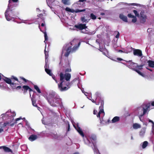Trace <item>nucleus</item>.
<instances>
[{
  "mask_svg": "<svg viewBox=\"0 0 154 154\" xmlns=\"http://www.w3.org/2000/svg\"><path fill=\"white\" fill-rule=\"evenodd\" d=\"M71 71L70 68H67L65 70V74L62 72L60 73L59 75L60 82L58 85V88L60 91H66L70 88V83L69 81L71 79V75L70 74L66 72Z\"/></svg>",
  "mask_w": 154,
  "mask_h": 154,
  "instance_id": "obj_1",
  "label": "nucleus"
},
{
  "mask_svg": "<svg viewBox=\"0 0 154 154\" xmlns=\"http://www.w3.org/2000/svg\"><path fill=\"white\" fill-rule=\"evenodd\" d=\"M16 6V4L11 5L8 4V8L5 13V16L7 20L10 21L12 20L15 18V15L17 14L15 10Z\"/></svg>",
  "mask_w": 154,
  "mask_h": 154,
  "instance_id": "obj_2",
  "label": "nucleus"
},
{
  "mask_svg": "<svg viewBox=\"0 0 154 154\" xmlns=\"http://www.w3.org/2000/svg\"><path fill=\"white\" fill-rule=\"evenodd\" d=\"M78 42L77 39H73L71 42L66 45V52L64 54L65 57H68L70 53L75 52L78 49L80 45V42L78 43L77 45H75L72 48V46L75 45Z\"/></svg>",
  "mask_w": 154,
  "mask_h": 154,
  "instance_id": "obj_3",
  "label": "nucleus"
},
{
  "mask_svg": "<svg viewBox=\"0 0 154 154\" xmlns=\"http://www.w3.org/2000/svg\"><path fill=\"white\" fill-rule=\"evenodd\" d=\"M2 79L4 80L7 83L10 84L11 88L13 89H15L17 84L14 83L15 81L19 82L20 85H21L22 83H20L18 79L14 75H11L10 78H8L6 77H4Z\"/></svg>",
  "mask_w": 154,
  "mask_h": 154,
  "instance_id": "obj_4",
  "label": "nucleus"
},
{
  "mask_svg": "<svg viewBox=\"0 0 154 154\" xmlns=\"http://www.w3.org/2000/svg\"><path fill=\"white\" fill-rule=\"evenodd\" d=\"M96 105H100V106L99 107L100 111L97 115V116L99 118L100 123H101L103 121V119H102L100 118V115L101 114H103V116H104L105 115V112L103 110L104 101L103 99L102 98L96 99Z\"/></svg>",
  "mask_w": 154,
  "mask_h": 154,
  "instance_id": "obj_5",
  "label": "nucleus"
},
{
  "mask_svg": "<svg viewBox=\"0 0 154 154\" xmlns=\"http://www.w3.org/2000/svg\"><path fill=\"white\" fill-rule=\"evenodd\" d=\"M128 64L127 66L130 68L133 69V70L137 72L140 75L143 76L144 75L140 71L136 68V65H137V63L133 62L128 61Z\"/></svg>",
  "mask_w": 154,
  "mask_h": 154,
  "instance_id": "obj_6",
  "label": "nucleus"
},
{
  "mask_svg": "<svg viewBox=\"0 0 154 154\" xmlns=\"http://www.w3.org/2000/svg\"><path fill=\"white\" fill-rule=\"evenodd\" d=\"M60 100L59 96L58 95L56 96L52 100L50 99H48V102L49 103L53 106H56V104H60Z\"/></svg>",
  "mask_w": 154,
  "mask_h": 154,
  "instance_id": "obj_7",
  "label": "nucleus"
},
{
  "mask_svg": "<svg viewBox=\"0 0 154 154\" xmlns=\"http://www.w3.org/2000/svg\"><path fill=\"white\" fill-rule=\"evenodd\" d=\"M150 106V103H149L143 104L142 106V107L143 112V113L141 114L140 115V116L142 117L146 113L148 110L149 111L150 110L149 108Z\"/></svg>",
  "mask_w": 154,
  "mask_h": 154,
  "instance_id": "obj_8",
  "label": "nucleus"
},
{
  "mask_svg": "<svg viewBox=\"0 0 154 154\" xmlns=\"http://www.w3.org/2000/svg\"><path fill=\"white\" fill-rule=\"evenodd\" d=\"M140 23H144L146 21L147 16L145 14L144 11H142L140 13Z\"/></svg>",
  "mask_w": 154,
  "mask_h": 154,
  "instance_id": "obj_9",
  "label": "nucleus"
},
{
  "mask_svg": "<svg viewBox=\"0 0 154 154\" xmlns=\"http://www.w3.org/2000/svg\"><path fill=\"white\" fill-rule=\"evenodd\" d=\"M74 27L79 30H82L83 29H86L87 27L86 26V24H79L77 25H75Z\"/></svg>",
  "mask_w": 154,
  "mask_h": 154,
  "instance_id": "obj_10",
  "label": "nucleus"
},
{
  "mask_svg": "<svg viewBox=\"0 0 154 154\" xmlns=\"http://www.w3.org/2000/svg\"><path fill=\"white\" fill-rule=\"evenodd\" d=\"M12 122H4L3 124L2 125V127L1 128H0V133H1L2 131H4L3 129L2 128H4L5 127H6L8 125L10 124V125L11 126H13L14 125V123L11 124Z\"/></svg>",
  "mask_w": 154,
  "mask_h": 154,
  "instance_id": "obj_11",
  "label": "nucleus"
},
{
  "mask_svg": "<svg viewBox=\"0 0 154 154\" xmlns=\"http://www.w3.org/2000/svg\"><path fill=\"white\" fill-rule=\"evenodd\" d=\"M133 54L134 55L139 57H141L142 55V52L139 49H134L133 51Z\"/></svg>",
  "mask_w": 154,
  "mask_h": 154,
  "instance_id": "obj_12",
  "label": "nucleus"
},
{
  "mask_svg": "<svg viewBox=\"0 0 154 154\" xmlns=\"http://www.w3.org/2000/svg\"><path fill=\"white\" fill-rule=\"evenodd\" d=\"M57 95L55 92H52L49 93L48 97H47V99L48 101V99H50L51 100L53 99L54 98L57 96Z\"/></svg>",
  "mask_w": 154,
  "mask_h": 154,
  "instance_id": "obj_13",
  "label": "nucleus"
},
{
  "mask_svg": "<svg viewBox=\"0 0 154 154\" xmlns=\"http://www.w3.org/2000/svg\"><path fill=\"white\" fill-rule=\"evenodd\" d=\"M90 139L92 141L94 146H95L96 140H97L96 136L94 135H91L90 136Z\"/></svg>",
  "mask_w": 154,
  "mask_h": 154,
  "instance_id": "obj_14",
  "label": "nucleus"
},
{
  "mask_svg": "<svg viewBox=\"0 0 154 154\" xmlns=\"http://www.w3.org/2000/svg\"><path fill=\"white\" fill-rule=\"evenodd\" d=\"M75 128L80 135L82 137H84V134L78 125H77V127H75Z\"/></svg>",
  "mask_w": 154,
  "mask_h": 154,
  "instance_id": "obj_15",
  "label": "nucleus"
},
{
  "mask_svg": "<svg viewBox=\"0 0 154 154\" xmlns=\"http://www.w3.org/2000/svg\"><path fill=\"white\" fill-rule=\"evenodd\" d=\"M119 17L123 21L126 22H128V19L127 16L124 15L123 14H120L119 15Z\"/></svg>",
  "mask_w": 154,
  "mask_h": 154,
  "instance_id": "obj_16",
  "label": "nucleus"
},
{
  "mask_svg": "<svg viewBox=\"0 0 154 154\" xmlns=\"http://www.w3.org/2000/svg\"><path fill=\"white\" fill-rule=\"evenodd\" d=\"M128 17L129 18H132L133 19L132 20V22L133 23H135L137 21V19L135 16L131 14H129L128 15Z\"/></svg>",
  "mask_w": 154,
  "mask_h": 154,
  "instance_id": "obj_17",
  "label": "nucleus"
},
{
  "mask_svg": "<svg viewBox=\"0 0 154 154\" xmlns=\"http://www.w3.org/2000/svg\"><path fill=\"white\" fill-rule=\"evenodd\" d=\"M86 11V9H84L82 10H79L78 9H76L75 10L74 9H71L70 11V12L72 13H74L75 12L76 13H77L78 12H84Z\"/></svg>",
  "mask_w": 154,
  "mask_h": 154,
  "instance_id": "obj_18",
  "label": "nucleus"
},
{
  "mask_svg": "<svg viewBox=\"0 0 154 154\" xmlns=\"http://www.w3.org/2000/svg\"><path fill=\"white\" fill-rule=\"evenodd\" d=\"M37 138V136L35 135L32 134L31 135L29 138V139L31 141H32Z\"/></svg>",
  "mask_w": 154,
  "mask_h": 154,
  "instance_id": "obj_19",
  "label": "nucleus"
},
{
  "mask_svg": "<svg viewBox=\"0 0 154 154\" xmlns=\"http://www.w3.org/2000/svg\"><path fill=\"white\" fill-rule=\"evenodd\" d=\"M147 63L149 67L151 68L154 67V61L149 60L147 61Z\"/></svg>",
  "mask_w": 154,
  "mask_h": 154,
  "instance_id": "obj_20",
  "label": "nucleus"
},
{
  "mask_svg": "<svg viewBox=\"0 0 154 154\" xmlns=\"http://www.w3.org/2000/svg\"><path fill=\"white\" fill-rule=\"evenodd\" d=\"M22 88H23L22 91H23V93L25 94L26 93L27 91L28 90V89H29V86L26 85H24L23 86Z\"/></svg>",
  "mask_w": 154,
  "mask_h": 154,
  "instance_id": "obj_21",
  "label": "nucleus"
},
{
  "mask_svg": "<svg viewBox=\"0 0 154 154\" xmlns=\"http://www.w3.org/2000/svg\"><path fill=\"white\" fill-rule=\"evenodd\" d=\"M0 147L3 148L5 152H11V150L8 147L5 146H2Z\"/></svg>",
  "mask_w": 154,
  "mask_h": 154,
  "instance_id": "obj_22",
  "label": "nucleus"
},
{
  "mask_svg": "<svg viewBox=\"0 0 154 154\" xmlns=\"http://www.w3.org/2000/svg\"><path fill=\"white\" fill-rule=\"evenodd\" d=\"M120 118L119 116L114 117L112 120V122L113 123L119 121Z\"/></svg>",
  "mask_w": 154,
  "mask_h": 154,
  "instance_id": "obj_23",
  "label": "nucleus"
},
{
  "mask_svg": "<svg viewBox=\"0 0 154 154\" xmlns=\"http://www.w3.org/2000/svg\"><path fill=\"white\" fill-rule=\"evenodd\" d=\"M31 100L32 102V105L35 107H37L38 106L36 104V101L35 99L33 98H31Z\"/></svg>",
  "mask_w": 154,
  "mask_h": 154,
  "instance_id": "obj_24",
  "label": "nucleus"
},
{
  "mask_svg": "<svg viewBox=\"0 0 154 154\" xmlns=\"http://www.w3.org/2000/svg\"><path fill=\"white\" fill-rule=\"evenodd\" d=\"M144 64L138 65L137 64V65H136V68L139 71V70H141L143 69V67L144 66Z\"/></svg>",
  "mask_w": 154,
  "mask_h": 154,
  "instance_id": "obj_25",
  "label": "nucleus"
},
{
  "mask_svg": "<svg viewBox=\"0 0 154 154\" xmlns=\"http://www.w3.org/2000/svg\"><path fill=\"white\" fill-rule=\"evenodd\" d=\"M95 96L96 99L101 98V95L100 94L99 92H97L95 94Z\"/></svg>",
  "mask_w": 154,
  "mask_h": 154,
  "instance_id": "obj_26",
  "label": "nucleus"
},
{
  "mask_svg": "<svg viewBox=\"0 0 154 154\" xmlns=\"http://www.w3.org/2000/svg\"><path fill=\"white\" fill-rule=\"evenodd\" d=\"M114 35H115V37L117 38H119L120 34L119 32L116 31L114 32Z\"/></svg>",
  "mask_w": 154,
  "mask_h": 154,
  "instance_id": "obj_27",
  "label": "nucleus"
},
{
  "mask_svg": "<svg viewBox=\"0 0 154 154\" xmlns=\"http://www.w3.org/2000/svg\"><path fill=\"white\" fill-rule=\"evenodd\" d=\"M133 126V128L134 129H137L140 128V125L137 123L134 124Z\"/></svg>",
  "mask_w": 154,
  "mask_h": 154,
  "instance_id": "obj_28",
  "label": "nucleus"
},
{
  "mask_svg": "<svg viewBox=\"0 0 154 154\" xmlns=\"http://www.w3.org/2000/svg\"><path fill=\"white\" fill-rule=\"evenodd\" d=\"M45 71L50 76H52V73L51 72V70L49 69H45Z\"/></svg>",
  "mask_w": 154,
  "mask_h": 154,
  "instance_id": "obj_29",
  "label": "nucleus"
},
{
  "mask_svg": "<svg viewBox=\"0 0 154 154\" xmlns=\"http://www.w3.org/2000/svg\"><path fill=\"white\" fill-rule=\"evenodd\" d=\"M148 142L147 141H144L142 147L143 148H145L148 145Z\"/></svg>",
  "mask_w": 154,
  "mask_h": 154,
  "instance_id": "obj_30",
  "label": "nucleus"
},
{
  "mask_svg": "<svg viewBox=\"0 0 154 154\" xmlns=\"http://www.w3.org/2000/svg\"><path fill=\"white\" fill-rule=\"evenodd\" d=\"M34 88L36 90L38 93H41L40 90L37 85H34Z\"/></svg>",
  "mask_w": 154,
  "mask_h": 154,
  "instance_id": "obj_31",
  "label": "nucleus"
},
{
  "mask_svg": "<svg viewBox=\"0 0 154 154\" xmlns=\"http://www.w3.org/2000/svg\"><path fill=\"white\" fill-rule=\"evenodd\" d=\"M81 20L84 22L88 23V20L85 18V17H82L81 18Z\"/></svg>",
  "mask_w": 154,
  "mask_h": 154,
  "instance_id": "obj_32",
  "label": "nucleus"
},
{
  "mask_svg": "<svg viewBox=\"0 0 154 154\" xmlns=\"http://www.w3.org/2000/svg\"><path fill=\"white\" fill-rule=\"evenodd\" d=\"M90 17L92 20H95L97 18V17L93 13L90 14Z\"/></svg>",
  "mask_w": 154,
  "mask_h": 154,
  "instance_id": "obj_33",
  "label": "nucleus"
},
{
  "mask_svg": "<svg viewBox=\"0 0 154 154\" xmlns=\"http://www.w3.org/2000/svg\"><path fill=\"white\" fill-rule=\"evenodd\" d=\"M19 78L20 79L22 80L23 81L24 83L25 84H26L25 83H26L28 81V80L26 79H25V78H23V77L20 76L19 77Z\"/></svg>",
  "mask_w": 154,
  "mask_h": 154,
  "instance_id": "obj_34",
  "label": "nucleus"
},
{
  "mask_svg": "<svg viewBox=\"0 0 154 154\" xmlns=\"http://www.w3.org/2000/svg\"><path fill=\"white\" fill-rule=\"evenodd\" d=\"M45 60H47L48 57V51H46L45 49Z\"/></svg>",
  "mask_w": 154,
  "mask_h": 154,
  "instance_id": "obj_35",
  "label": "nucleus"
},
{
  "mask_svg": "<svg viewBox=\"0 0 154 154\" xmlns=\"http://www.w3.org/2000/svg\"><path fill=\"white\" fill-rule=\"evenodd\" d=\"M133 12L134 14L135 17H140V15L139 13H138L137 11L136 10H134L133 11Z\"/></svg>",
  "mask_w": 154,
  "mask_h": 154,
  "instance_id": "obj_36",
  "label": "nucleus"
},
{
  "mask_svg": "<svg viewBox=\"0 0 154 154\" xmlns=\"http://www.w3.org/2000/svg\"><path fill=\"white\" fill-rule=\"evenodd\" d=\"M69 0H62V2L64 5H69Z\"/></svg>",
  "mask_w": 154,
  "mask_h": 154,
  "instance_id": "obj_37",
  "label": "nucleus"
},
{
  "mask_svg": "<svg viewBox=\"0 0 154 154\" xmlns=\"http://www.w3.org/2000/svg\"><path fill=\"white\" fill-rule=\"evenodd\" d=\"M38 17L41 19L42 20H44V18L42 14H40L38 15Z\"/></svg>",
  "mask_w": 154,
  "mask_h": 154,
  "instance_id": "obj_38",
  "label": "nucleus"
},
{
  "mask_svg": "<svg viewBox=\"0 0 154 154\" xmlns=\"http://www.w3.org/2000/svg\"><path fill=\"white\" fill-rule=\"evenodd\" d=\"M48 68H49V65L47 64V60H45V69H47Z\"/></svg>",
  "mask_w": 154,
  "mask_h": 154,
  "instance_id": "obj_39",
  "label": "nucleus"
},
{
  "mask_svg": "<svg viewBox=\"0 0 154 154\" xmlns=\"http://www.w3.org/2000/svg\"><path fill=\"white\" fill-rule=\"evenodd\" d=\"M53 137L54 138L57 139H59L60 136H58L57 134H55L54 135V134L53 135Z\"/></svg>",
  "mask_w": 154,
  "mask_h": 154,
  "instance_id": "obj_40",
  "label": "nucleus"
},
{
  "mask_svg": "<svg viewBox=\"0 0 154 154\" xmlns=\"http://www.w3.org/2000/svg\"><path fill=\"white\" fill-rule=\"evenodd\" d=\"M95 154H100L97 149H95L94 150Z\"/></svg>",
  "mask_w": 154,
  "mask_h": 154,
  "instance_id": "obj_41",
  "label": "nucleus"
},
{
  "mask_svg": "<svg viewBox=\"0 0 154 154\" xmlns=\"http://www.w3.org/2000/svg\"><path fill=\"white\" fill-rule=\"evenodd\" d=\"M148 121L149 122H151L152 123V127H154V122H153L150 119H149Z\"/></svg>",
  "mask_w": 154,
  "mask_h": 154,
  "instance_id": "obj_42",
  "label": "nucleus"
},
{
  "mask_svg": "<svg viewBox=\"0 0 154 154\" xmlns=\"http://www.w3.org/2000/svg\"><path fill=\"white\" fill-rule=\"evenodd\" d=\"M152 28H149L148 29L147 31L148 32H149V34H150L151 32L152 31Z\"/></svg>",
  "mask_w": 154,
  "mask_h": 154,
  "instance_id": "obj_43",
  "label": "nucleus"
},
{
  "mask_svg": "<svg viewBox=\"0 0 154 154\" xmlns=\"http://www.w3.org/2000/svg\"><path fill=\"white\" fill-rule=\"evenodd\" d=\"M22 87L21 86H16V88L15 89H16V90H19Z\"/></svg>",
  "mask_w": 154,
  "mask_h": 154,
  "instance_id": "obj_44",
  "label": "nucleus"
},
{
  "mask_svg": "<svg viewBox=\"0 0 154 154\" xmlns=\"http://www.w3.org/2000/svg\"><path fill=\"white\" fill-rule=\"evenodd\" d=\"M44 37H45V39H46V38H48V36H47V33L46 32H44Z\"/></svg>",
  "mask_w": 154,
  "mask_h": 154,
  "instance_id": "obj_45",
  "label": "nucleus"
},
{
  "mask_svg": "<svg viewBox=\"0 0 154 154\" xmlns=\"http://www.w3.org/2000/svg\"><path fill=\"white\" fill-rule=\"evenodd\" d=\"M65 10L67 11L70 12L71 9L68 7H66L65 8Z\"/></svg>",
  "mask_w": 154,
  "mask_h": 154,
  "instance_id": "obj_46",
  "label": "nucleus"
},
{
  "mask_svg": "<svg viewBox=\"0 0 154 154\" xmlns=\"http://www.w3.org/2000/svg\"><path fill=\"white\" fill-rule=\"evenodd\" d=\"M12 2H18V0H11ZM10 2H11V0H9V4H10Z\"/></svg>",
  "mask_w": 154,
  "mask_h": 154,
  "instance_id": "obj_47",
  "label": "nucleus"
},
{
  "mask_svg": "<svg viewBox=\"0 0 154 154\" xmlns=\"http://www.w3.org/2000/svg\"><path fill=\"white\" fill-rule=\"evenodd\" d=\"M97 111L96 110H94V111H93V114L94 115L97 114Z\"/></svg>",
  "mask_w": 154,
  "mask_h": 154,
  "instance_id": "obj_48",
  "label": "nucleus"
},
{
  "mask_svg": "<svg viewBox=\"0 0 154 154\" xmlns=\"http://www.w3.org/2000/svg\"><path fill=\"white\" fill-rule=\"evenodd\" d=\"M28 88H29V89H28V90L29 91V92H30L33 91L32 89L29 86Z\"/></svg>",
  "mask_w": 154,
  "mask_h": 154,
  "instance_id": "obj_49",
  "label": "nucleus"
},
{
  "mask_svg": "<svg viewBox=\"0 0 154 154\" xmlns=\"http://www.w3.org/2000/svg\"><path fill=\"white\" fill-rule=\"evenodd\" d=\"M117 60L119 61H122L123 60L122 59L120 58H117Z\"/></svg>",
  "mask_w": 154,
  "mask_h": 154,
  "instance_id": "obj_50",
  "label": "nucleus"
},
{
  "mask_svg": "<svg viewBox=\"0 0 154 154\" xmlns=\"http://www.w3.org/2000/svg\"><path fill=\"white\" fill-rule=\"evenodd\" d=\"M21 119V117L17 118L15 119V121L16 122L17 121L19 120H20Z\"/></svg>",
  "mask_w": 154,
  "mask_h": 154,
  "instance_id": "obj_51",
  "label": "nucleus"
},
{
  "mask_svg": "<svg viewBox=\"0 0 154 154\" xmlns=\"http://www.w3.org/2000/svg\"><path fill=\"white\" fill-rule=\"evenodd\" d=\"M87 0H79L78 1V2H84V1H86Z\"/></svg>",
  "mask_w": 154,
  "mask_h": 154,
  "instance_id": "obj_52",
  "label": "nucleus"
},
{
  "mask_svg": "<svg viewBox=\"0 0 154 154\" xmlns=\"http://www.w3.org/2000/svg\"><path fill=\"white\" fill-rule=\"evenodd\" d=\"M92 102L94 103H95L96 104V99L95 100H94L92 99L91 100Z\"/></svg>",
  "mask_w": 154,
  "mask_h": 154,
  "instance_id": "obj_53",
  "label": "nucleus"
},
{
  "mask_svg": "<svg viewBox=\"0 0 154 154\" xmlns=\"http://www.w3.org/2000/svg\"><path fill=\"white\" fill-rule=\"evenodd\" d=\"M100 39H97V40H96V42L98 43L100 45V43L99 42L100 41Z\"/></svg>",
  "mask_w": 154,
  "mask_h": 154,
  "instance_id": "obj_54",
  "label": "nucleus"
},
{
  "mask_svg": "<svg viewBox=\"0 0 154 154\" xmlns=\"http://www.w3.org/2000/svg\"><path fill=\"white\" fill-rule=\"evenodd\" d=\"M70 130V125L69 124H68V131H69Z\"/></svg>",
  "mask_w": 154,
  "mask_h": 154,
  "instance_id": "obj_55",
  "label": "nucleus"
},
{
  "mask_svg": "<svg viewBox=\"0 0 154 154\" xmlns=\"http://www.w3.org/2000/svg\"><path fill=\"white\" fill-rule=\"evenodd\" d=\"M151 105L152 106H154V101L151 102Z\"/></svg>",
  "mask_w": 154,
  "mask_h": 154,
  "instance_id": "obj_56",
  "label": "nucleus"
},
{
  "mask_svg": "<svg viewBox=\"0 0 154 154\" xmlns=\"http://www.w3.org/2000/svg\"><path fill=\"white\" fill-rule=\"evenodd\" d=\"M100 15H101L103 16V15H105V14L103 12H101V13H100Z\"/></svg>",
  "mask_w": 154,
  "mask_h": 154,
  "instance_id": "obj_57",
  "label": "nucleus"
},
{
  "mask_svg": "<svg viewBox=\"0 0 154 154\" xmlns=\"http://www.w3.org/2000/svg\"><path fill=\"white\" fill-rule=\"evenodd\" d=\"M146 69L149 70L150 71L152 72V69H149V68H146Z\"/></svg>",
  "mask_w": 154,
  "mask_h": 154,
  "instance_id": "obj_58",
  "label": "nucleus"
},
{
  "mask_svg": "<svg viewBox=\"0 0 154 154\" xmlns=\"http://www.w3.org/2000/svg\"><path fill=\"white\" fill-rule=\"evenodd\" d=\"M48 39H45V40L44 41V42L46 43L48 41Z\"/></svg>",
  "mask_w": 154,
  "mask_h": 154,
  "instance_id": "obj_59",
  "label": "nucleus"
},
{
  "mask_svg": "<svg viewBox=\"0 0 154 154\" xmlns=\"http://www.w3.org/2000/svg\"><path fill=\"white\" fill-rule=\"evenodd\" d=\"M41 26H45V24L43 23H42L41 24Z\"/></svg>",
  "mask_w": 154,
  "mask_h": 154,
  "instance_id": "obj_60",
  "label": "nucleus"
},
{
  "mask_svg": "<svg viewBox=\"0 0 154 154\" xmlns=\"http://www.w3.org/2000/svg\"><path fill=\"white\" fill-rule=\"evenodd\" d=\"M118 51L119 52H121V53L123 52V51L122 50H119Z\"/></svg>",
  "mask_w": 154,
  "mask_h": 154,
  "instance_id": "obj_61",
  "label": "nucleus"
},
{
  "mask_svg": "<svg viewBox=\"0 0 154 154\" xmlns=\"http://www.w3.org/2000/svg\"><path fill=\"white\" fill-rule=\"evenodd\" d=\"M5 87L4 86V85H3V87L2 88V89H5Z\"/></svg>",
  "mask_w": 154,
  "mask_h": 154,
  "instance_id": "obj_62",
  "label": "nucleus"
},
{
  "mask_svg": "<svg viewBox=\"0 0 154 154\" xmlns=\"http://www.w3.org/2000/svg\"><path fill=\"white\" fill-rule=\"evenodd\" d=\"M2 74L0 73V80H1L2 79V77H1V75Z\"/></svg>",
  "mask_w": 154,
  "mask_h": 154,
  "instance_id": "obj_63",
  "label": "nucleus"
},
{
  "mask_svg": "<svg viewBox=\"0 0 154 154\" xmlns=\"http://www.w3.org/2000/svg\"><path fill=\"white\" fill-rule=\"evenodd\" d=\"M87 141H88L89 143H90V142L89 141L88 139H87Z\"/></svg>",
  "mask_w": 154,
  "mask_h": 154,
  "instance_id": "obj_64",
  "label": "nucleus"
}]
</instances>
